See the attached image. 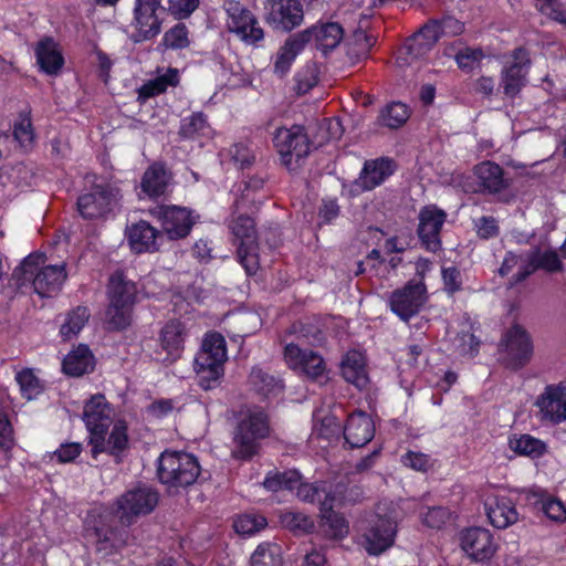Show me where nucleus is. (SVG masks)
Masks as SVG:
<instances>
[{"label":"nucleus","instance_id":"obj_20","mask_svg":"<svg viewBox=\"0 0 566 566\" xmlns=\"http://www.w3.org/2000/svg\"><path fill=\"white\" fill-rule=\"evenodd\" d=\"M283 355L286 364L292 369L301 370L313 380L325 374L326 364L324 358L311 349H302L293 340L285 343Z\"/></svg>","mask_w":566,"mask_h":566},{"label":"nucleus","instance_id":"obj_12","mask_svg":"<svg viewBox=\"0 0 566 566\" xmlns=\"http://www.w3.org/2000/svg\"><path fill=\"white\" fill-rule=\"evenodd\" d=\"M159 499L158 491L146 484L127 490L116 501L120 521L132 524L137 517L150 514L157 507Z\"/></svg>","mask_w":566,"mask_h":566},{"label":"nucleus","instance_id":"obj_41","mask_svg":"<svg viewBox=\"0 0 566 566\" xmlns=\"http://www.w3.org/2000/svg\"><path fill=\"white\" fill-rule=\"evenodd\" d=\"M510 448L518 455L539 459L547 452L546 443L528 433L510 439Z\"/></svg>","mask_w":566,"mask_h":566},{"label":"nucleus","instance_id":"obj_45","mask_svg":"<svg viewBox=\"0 0 566 566\" xmlns=\"http://www.w3.org/2000/svg\"><path fill=\"white\" fill-rule=\"evenodd\" d=\"M323 526L328 537L334 539H343L349 533V524L344 515L334 511L331 506L328 511H321Z\"/></svg>","mask_w":566,"mask_h":566},{"label":"nucleus","instance_id":"obj_31","mask_svg":"<svg viewBox=\"0 0 566 566\" xmlns=\"http://www.w3.org/2000/svg\"><path fill=\"white\" fill-rule=\"evenodd\" d=\"M187 327L184 322L177 318L165 323L159 332V345L166 353V359L176 360L185 349Z\"/></svg>","mask_w":566,"mask_h":566},{"label":"nucleus","instance_id":"obj_58","mask_svg":"<svg viewBox=\"0 0 566 566\" xmlns=\"http://www.w3.org/2000/svg\"><path fill=\"white\" fill-rule=\"evenodd\" d=\"M376 42V39L368 34L365 30L358 28L354 31L352 35V43L353 51L358 57H366L368 56L371 48L374 46Z\"/></svg>","mask_w":566,"mask_h":566},{"label":"nucleus","instance_id":"obj_16","mask_svg":"<svg viewBox=\"0 0 566 566\" xmlns=\"http://www.w3.org/2000/svg\"><path fill=\"white\" fill-rule=\"evenodd\" d=\"M460 546L465 555L476 563L489 562L497 548L492 533L478 526L461 532Z\"/></svg>","mask_w":566,"mask_h":566},{"label":"nucleus","instance_id":"obj_60","mask_svg":"<svg viewBox=\"0 0 566 566\" xmlns=\"http://www.w3.org/2000/svg\"><path fill=\"white\" fill-rule=\"evenodd\" d=\"M14 431L9 418L3 415L0 417V450L9 457L14 448Z\"/></svg>","mask_w":566,"mask_h":566},{"label":"nucleus","instance_id":"obj_59","mask_svg":"<svg viewBox=\"0 0 566 566\" xmlns=\"http://www.w3.org/2000/svg\"><path fill=\"white\" fill-rule=\"evenodd\" d=\"M476 234L482 240H490L500 234L497 220L492 216H482L474 221Z\"/></svg>","mask_w":566,"mask_h":566},{"label":"nucleus","instance_id":"obj_30","mask_svg":"<svg viewBox=\"0 0 566 566\" xmlns=\"http://www.w3.org/2000/svg\"><path fill=\"white\" fill-rule=\"evenodd\" d=\"M66 279V268L62 263L42 266L31 281L38 295L41 297H52L61 291Z\"/></svg>","mask_w":566,"mask_h":566},{"label":"nucleus","instance_id":"obj_5","mask_svg":"<svg viewBox=\"0 0 566 566\" xmlns=\"http://www.w3.org/2000/svg\"><path fill=\"white\" fill-rule=\"evenodd\" d=\"M200 473L199 460L192 453L167 449L157 459V479L169 489H186L197 482Z\"/></svg>","mask_w":566,"mask_h":566},{"label":"nucleus","instance_id":"obj_54","mask_svg":"<svg viewBox=\"0 0 566 566\" xmlns=\"http://www.w3.org/2000/svg\"><path fill=\"white\" fill-rule=\"evenodd\" d=\"M484 57L485 54L481 48L467 46L455 54L454 60L461 71L470 73Z\"/></svg>","mask_w":566,"mask_h":566},{"label":"nucleus","instance_id":"obj_63","mask_svg":"<svg viewBox=\"0 0 566 566\" xmlns=\"http://www.w3.org/2000/svg\"><path fill=\"white\" fill-rule=\"evenodd\" d=\"M441 276L444 285V291L453 295L462 289L461 272L457 266L443 268Z\"/></svg>","mask_w":566,"mask_h":566},{"label":"nucleus","instance_id":"obj_3","mask_svg":"<svg viewBox=\"0 0 566 566\" xmlns=\"http://www.w3.org/2000/svg\"><path fill=\"white\" fill-rule=\"evenodd\" d=\"M123 192L117 182L96 178L76 200L80 217L87 221L106 220L120 206Z\"/></svg>","mask_w":566,"mask_h":566},{"label":"nucleus","instance_id":"obj_50","mask_svg":"<svg viewBox=\"0 0 566 566\" xmlns=\"http://www.w3.org/2000/svg\"><path fill=\"white\" fill-rule=\"evenodd\" d=\"M190 45L189 31L185 23L179 22L167 30L159 43V48L184 50Z\"/></svg>","mask_w":566,"mask_h":566},{"label":"nucleus","instance_id":"obj_15","mask_svg":"<svg viewBox=\"0 0 566 566\" xmlns=\"http://www.w3.org/2000/svg\"><path fill=\"white\" fill-rule=\"evenodd\" d=\"M426 285L422 282H407L389 296V308L402 322L408 323L416 316L424 303Z\"/></svg>","mask_w":566,"mask_h":566},{"label":"nucleus","instance_id":"obj_29","mask_svg":"<svg viewBox=\"0 0 566 566\" xmlns=\"http://www.w3.org/2000/svg\"><path fill=\"white\" fill-rule=\"evenodd\" d=\"M473 171L480 191L483 193H500L511 185V180L505 177L503 167L494 161H482L474 167Z\"/></svg>","mask_w":566,"mask_h":566},{"label":"nucleus","instance_id":"obj_39","mask_svg":"<svg viewBox=\"0 0 566 566\" xmlns=\"http://www.w3.org/2000/svg\"><path fill=\"white\" fill-rule=\"evenodd\" d=\"M211 133L212 127L203 112H193L180 119L178 135L182 139L197 140L202 137H210Z\"/></svg>","mask_w":566,"mask_h":566},{"label":"nucleus","instance_id":"obj_9","mask_svg":"<svg viewBox=\"0 0 566 566\" xmlns=\"http://www.w3.org/2000/svg\"><path fill=\"white\" fill-rule=\"evenodd\" d=\"M166 14L163 0H135L129 39L134 43L154 40L161 33Z\"/></svg>","mask_w":566,"mask_h":566},{"label":"nucleus","instance_id":"obj_2","mask_svg":"<svg viewBox=\"0 0 566 566\" xmlns=\"http://www.w3.org/2000/svg\"><path fill=\"white\" fill-rule=\"evenodd\" d=\"M271 433L270 416L260 406L249 408L238 421L232 458L239 461L252 460L261 449V441Z\"/></svg>","mask_w":566,"mask_h":566},{"label":"nucleus","instance_id":"obj_32","mask_svg":"<svg viewBox=\"0 0 566 566\" xmlns=\"http://www.w3.org/2000/svg\"><path fill=\"white\" fill-rule=\"evenodd\" d=\"M332 485L327 482L306 483L298 480L295 488L297 497L311 504H318L319 512L328 511L331 506H335L337 497L332 490Z\"/></svg>","mask_w":566,"mask_h":566},{"label":"nucleus","instance_id":"obj_47","mask_svg":"<svg viewBox=\"0 0 566 566\" xmlns=\"http://www.w3.org/2000/svg\"><path fill=\"white\" fill-rule=\"evenodd\" d=\"M250 563L251 566H282L281 547L277 544L262 543L251 555Z\"/></svg>","mask_w":566,"mask_h":566},{"label":"nucleus","instance_id":"obj_1","mask_svg":"<svg viewBox=\"0 0 566 566\" xmlns=\"http://www.w3.org/2000/svg\"><path fill=\"white\" fill-rule=\"evenodd\" d=\"M227 360L228 349L223 335L219 332L207 333L193 360L198 386L206 391L218 388L224 377Z\"/></svg>","mask_w":566,"mask_h":566},{"label":"nucleus","instance_id":"obj_28","mask_svg":"<svg viewBox=\"0 0 566 566\" xmlns=\"http://www.w3.org/2000/svg\"><path fill=\"white\" fill-rule=\"evenodd\" d=\"M325 318L321 314H310L293 322L285 331L283 340L289 343L290 337L303 340L310 345L321 344L325 339Z\"/></svg>","mask_w":566,"mask_h":566},{"label":"nucleus","instance_id":"obj_25","mask_svg":"<svg viewBox=\"0 0 566 566\" xmlns=\"http://www.w3.org/2000/svg\"><path fill=\"white\" fill-rule=\"evenodd\" d=\"M484 510L490 524L505 530L518 521L515 501L504 494H491L484 501Z\"/></svg>","mask_w":566,"mask_h":566},{"label":"nucleus","instance_id":"obj_51","mask_svg":"<svg viewBox=\"0 0 566 566\" xmlns=\"http://www.w3.org/2000/svg\"><path fill=\"white\" fill-rule=\"evenodd\" d=\"M266 525L268 521L263 515L253 513L241 514L233 522L234 531L242 536H252Z\"/></svg>","mask_w":566,"mask_h":566},{"label":"nucleus","instance_id":"obj_27","mask_svg":"<svg viewBox=\"0 0 566 566\" xmlns=\"http://www.w3.org/2000/svg\"><path fill=\"white\" fill-rule=\"evenodd\" d=\"M126 238L135 254L155 253L160 249L158 240L161 238V232L145 220L127 227Z\"/></svg>","mask_w":566,"mask_h":566},{"label":"nucleus","instance_id":"obj_4","mask_svg":"<svg viewBox=\"0 0 566 566\" xmlns=\"http://www.w3.org/2000/svg\"><path fill=\"white\" fill-rule=\"evenodd\" d=\"M109 304L106 310V323L109 331H125L132 323L134 305L137 302V286L125 274L116 271L107 285Z\"/></svg>","mask_w":566,"mask_h":566},{"label":"nucleus","instance_id":"obj_57","mask_svg":"<svg viewBox=\"0 0 566 566\" xmlns=\"http://www.w3.org/2000/svg\"><path fill=\"white\" fill-rule=\"evenodd\" d=\"M230 155L234 165L238 166L241 170L250 168L255 161L253 150L249 145L244 143L233 144L230 148Z\"/></svg>","mask_w":566,"mask_h":566},{"label":"nucleus","instance_id":"obj_48","mask_svg":"<svg viewBox=\"0 0 566 566\" xmlns=\"http://www.w3.org/2000/svg\"><path fill=\"white\" fill-rule=\"evenodd\" d=\"M117 533V528L113 526H95L96 551L104 556H111L116 553L119 548Z\"/></svg>","mask_w":566,"mask_h":566},{"label":"nucleus","instance_id":"obj_11","mask_svg":"<svg viewBox=\"0 0 566 566\" xmlns=\"http://www.w3.org/2000/svg\"><path fill=\"white\" fill-rule=\"evenodd\" d=\"M223 10L228 15L227 27L248 45L258 46L264 39V30L255 14L239 0H224Z\"/></svg>","mask_w":566,"mask_h":566},{"label":"nucleus","instance_id":"obj_14","mask_svg":"<svg viewBox=\"0 0 566 566\" xmlns=\"http://www.w3.org/2000/svg\"><path fill=\"white\" fill-rule=\"evenodd\" d=\"M447 217V212L436 205L424 206L420 209L416 232L422 249L430 253H438L442 250L441 232Z\"/></svg>","mask_w":566,"mask_h":566},{"label":"nucleus","instance_id":"obj_35","mask_svg":"<svg viewBox=\"0 0 566 566\" xmlns=\"http://www.w3.org/2000/svg\"><path fill=\"white\" fill-rule=\"evenodd\" d=\"M340 374L348 384H352L359 390L364 389L369 381L365 357L355 349L348 350L343 357Z\"/></svg>","mask_w":566,"mask_h":566},{"label":"nucleus","instance_id":"obj_7","mask_svg":"<svg viewBox=\"0 0 566 566\" xmlns=\"http://www.w3.org/2000/svg\"><path fill=\"white\" fill-rule=\"evenodd\" d=\"M507 57L500 71L499 90L504 98L514 101L528 83L533 62L531 51L524 45L513 49Z\"/></svg>","mask_w":566,"mask_h":566},{"label":"nucleus","instance_id":"obj_38","mask_svg":"<svg viewBox=\"0 0 566 566\" xmlns=\"http://www.w3.org/2000/svg\"><path fill=\"white\" fill-rule=\"evenodd\" d=\"M248 381L251 389L262 397L263 400L277 397L284 388L280 379L264 371L259 366L252 367Z\"/></svg>","mask_w":566,"mask_h":566},{"label":"nucleus","instance_id":"obj_49","mask_svg":"<svg viewBox=\"0 0 566 566\" xmlns=\"http://www.w3.org/2000/svg\"><path fill=\"white\" fill-rule=\"evenodd\" d=\"M300 479L301 476L296 471L270 472L266 474L263 485L271 492L280 490L293 491L297 486Z\"/></svg>","mask_w":566,"mask_h":566},{"label":"nucleus","instance_id":"obj_23","mask_svg":"<svg viewBox=\"0 0 566 566\" xmlns=\"http://www.w3.org/2000/svg\"><path fill=\"white\" fill-rule=\"evenodd\" d=\"M158 219L169 240H180L188 237L196 223L191 210L178 206L161 207Z\"/></svg>","mask_w":566,"mask_h":566},{"label":"nucleus","instance_id":"obj_37","mask_svg":"<svg viewBox=\"0 0 566 566\" xmlns=\"http://www.w3.org/2000/svg\"><path fill=\"white\" fill-rule=\"evenodd\" d=\"M304 48V42L297 33L289 36L276 53L273 62V73L279 77H284L291 71L296 56Z\"/></svg>","mask_w":566,"mask_h":566},{"label":"nucleus","instance_id":"obj_46","mask_svg":"<svg viewBox=\"0 0 566 566\" xmlns=\"http://www.w3.org/2000/svg\"><path fill=\"white\" fill-rule=\"evenodd\" d=\"M280 523L294 535L308 534L314 530V521L308 515L295 511L282 512Z\"/></svg>","mask_w":566,"mask_h":566},{"label":"nucleus","instance_id":"obj_10","mask_svg":"<svg viewBox=\"0 0 566 566\" xmlns=\"http://www.w3.org/2000/svg\"><path fill=\"white\" fill-rule=\"evenodd\" d=\"M272 142L281 164L290 170L293 169V163L298 164L305 159L311 150V140L303 125L276 128Z\"/></svg>","mask_w":566,"mask_h":566},{"label":"nucleus","instance_id":"obj_36","mask_svg":"<svg viewBox=\"0 0 566 566\" xmlns=\"http://www.w3.org/2000/svg\"><path fill=\"white\" fill-rule=\"evenodd\" d=\"M169 179L165 165L153 163L143 174L140 190L146 197L157 199L166 192Z\"/></svg>","mask_w":566,"mask_h":566},{"label":"nucleus","instance_id":"obj_33","mask_svg":"<svg viewBox=\"0 0 566 566\" xmlns=\"http://www.w3.org/2000/svg\"><path fill=\"white\" fill-rule=\"evenodd\" d=\"M95 357L86 344H78L62 361V370L71 377H81L95 369Z\"/></svg>","mask_w":566,"mask_h":566},{"label":"nucleus","instance_id":"obj_24","mask_svg":"<svg viewBox=\"0 0 566 566\" xmlns=\"http://www.w3.org/2000/svg\"><path fill=\"white\" fill-rule=\"evenodd\" d=\"M396 163L390 157H378L365 160L354 186L360 191H371L382 185L396 171Z\"/></svg>","mask_w":566,"mask_h":566},{"label":"nucleus","instance_id":"obj_21","mask_svg":"<svg viewBox=\"0 0 566 566\" xmlns=\"http://www.w3.org/2000/svg\"><path fill=\"white\" fill-rule=\"evenodd\" d=\"M107 432L102 433V446L96 450L95 437L90 438L88 444L92 447L91 454L94 459L101 453H107L113 457L116 463H120L129 449L128 424L124 419L114 422L112 430L106 439Z\"/></svg>","mask_w":566,"mask_h":566},{"label":"nucleus","instance_id":"obj_61","mask_svg":"<svg viewBox=\"0 0 566 566\" xmlns=\"http://www.w3.org/2000/svg\"><path fill=\"white\" fill-rule=\"evenodd\" d=\"M200 0H168V10L177 19H188L199 7Z\"/></svg>","mask_w":566,"mask_h":566},{"label":"nucleus","instance_id":"obj_40","mask_svg":"<svg viewBox=\"0 0 566 566\" xmlns=\"http://www.w3.org/2000/svg\"><path fill=\"white\" fill-rule=\"evenodd\" d=\"M410 117L408 105L401 102H391L387 104L377 117V123L381 127L398 129L402 127Z\"/></svg>","mask_w":566,"mask_h":566},{"label":"nucleus","instance_id":"obj_22","mask_svg":"<svg viewBox=\"0 0 566 566\" xmlns=\"http://www.w3.org/2000/svg\"><path fill=\"white\" fill-rule=\"evenodd\" d=\"M536 407L545 420L558 424L566 420V380L546 385L537 397Z\"/></svg>","mask_w":566,"mask_h":566},{"label":"nucleus","instance_id":"obj_55","mask_svg":"<svg viewBox=\"0 0 566 566\" xmlns=\"http://www.w3.org/2000/svg\"><path fill=\"white\" fill-rule=\"evenodd\" d=\"M45 255L43 253H30L24 258L19 268L15 269L14 275L22 281H30L36 272L42 268L41 264L44 262Z\"/></svg>","mask_w":566,"mask_h":566},{"label":"nucleus","instance_id":"obj_19","mask_svg":"<svg viewBox=\"0 0 566 566\" xmlns=\"http://www.w3.org/2000/svg\"><path fill=\"white\" fill-rule=\"evenodd\" d=\"M297 34L304 45L314 43L318 51L327 54L336 49L344 39V29L338 22L319 20Z\"/></svg>","mask_w":566,"mask_h":566},{"label":"nucleus","instance_id":"obj_64","mask_svg":"<svg viewBox=\"0 0 566 566\" xmlns=\"http://www.w3.org/2000/svg\"><path fill=\"white\" fill-rule=\"evenodd\" d=\"M542 510L544 514L554 522L566 521V505L556 497H548L543 501Z\"/></svg>","mask_w":566,"mask_h":566},{"label":"nucleus","instance_id":"obj_42","mask_svg":"<svg viewBox=\"0 0 566 566\" xmlns=\"http://www.w3.org/2000/svg\"><path fill=\"white\" fill-rule=\"evenodd\" d=\"M91 317L87 306L78 305L67 312L65 322L60 327V335L64 340L76 336Z\"/></svg>","mask_w":566,"mask_h":566},{"label":"nucleus","instance_id":"obj_13","mask_svg":"<svg viewBox=\"0 0 566 566\" xmlns=\"http://www.w3.org/2000/svg\"><path fill=\"white\" fill-rule=\"evenodd\" d=\"M264 20L275 32L290 33L304 21L302 0H266Z\"/></svg>","mask_w":566,"mask_h":566},{"label":"nucleus","instance_id":"obj_26","mask_svg":"<svg viewBox=\"0 0 566 566\" xmlns=\"http://www.w3.org/2000/svg\"><path fill=\"white\" fill-rule=\"evenodd\" d=\"M343 434L349 449L363 448L375 436L374 421L367 412L356 410L347 417Z\"/></svg>","mask_w":566,"mask_h":566},{"label":"nucleus","instance_id":"obj_6","mask_svg":"<svg viewBox=\"0 0 566 566\" xmlns=\"http://www.w3.org/2000/svg\"><path fill=\"white\" fill-rule=\"evenodd\" d=\"M232 243L237 245L238 262L247 275L256 274L260 269V254L255 221L247 214H240L230 223Z\"/></svg>","mask_w":566,"mask_h":566},{"label":"nucleus","instance_id":"obj_18","mask_svg":"<svg viewBox=\"0 0 566 566\" xmlns=\"http://www.w3.org/2000/svg\"><path fill=\"white\" fill-rule=\"evenodd\" d=\"M397 523L387 516L377 520L363 534V547L370 556H378L394 546L397 536Z\"/></svg>","mask_w":566,"mask_h":566},{"label":"nucleus","instance_id":"obj_52","mask_svg":"<svg viewBox=\"0 0 566 566\" xmlns=\"http://www.w3.org/2000/svg\"><path fill=\"white\" fill-rule=\"evenodd\" d=\"M535 270H544L549 273L560 272L564 269V264L560 261L556 251L549 249L541 252L538 249L533 251L530 255Z\"/></svg>","mask_w":566,"mask_h":566},{"label":"nucleus","instance_id":"obj_43","mask_svg":"<svg viewBox=\"0 0 566 566\" xmlns=\"http://www.w3.org/2000/svg\"><path fill=\"white\" fill-rule=\"evenodd\" d=\"M13 138L25 153L33 149L35 145V132L32 125L30 109L19 113V118L13 125Z\"/></svg>","mask_w":566,"mask_h":566},{"label":"nucleus","instance_id":"obj_8","mask_svg":"<svg viewBox=\"0 0 566 566\" xmlns=\"http://www.w3.org/2000/svg\"><path fill=\"white\" fill-rule=\"evenodd\" d=\"M502 364L517 371L527 366L534 355V342L528 331L520 323H513L502 335L499 344Z\"/></svg>","mask_w":566,"mask_h":566},{"label":"nucleus","instance_id":"obj_17","mask_svg":"<svg viewBox=\"0 0 566 566\" xmlns=\"http://www.w3.org/2000/svg\"><path fill=\"white\" fill-rule=\"evenodd\" d=\"M111 403L102 394L92 396L84 405L83 421L90 433V438L95 437L96 448L102 446V433L108 432L111 426ZM98 449H95V451Z\"/></svg>","mask_w":566,"mask_h":566},{"label":"nucleus","instance_id":"obj_34","mask_svg":"<svg viewBox=\"0 0 566 566\" xmlns=\"http://www.w3.org/2000/svg\"><path fill=\"white\" fill-rule=\"evenodd\" d=\"M34 52L40 71L48 75H56L64 65V57L51 36L41 39Z\"/></svg>","mask_w":566,"mask_h":566},{"label":"nucleus","instance_id":"obj_53","mask_svg":"<svg viewBox=\"0 0 566 566\" xmlns=\"http://www.w3.org/2000/svg\"><path fill=\"white\" fill-rule=\"evenodd\" d=\"M431 49L428 43L413 34L400 50V54H405V56L400 55L398 60H401L405 64H410L415 60L424 57Z\"/></svg>","mask_w":566,"mask_h":566},{"label":"nucleus","instance_id":"obj_56","mask_svg":"<svg viewBox=\"0 0 566 566\" xmlns=\"http://www.w3.org/2000/svg\"><path fill=\"white\" fill-rule=\"evenodd\" d=\"M420 517L424 526L440 530L449 521L450 512L443 506H432L421 513Z\"/></svg>","mask_w":566,"mask_h":566},{"label":"nucleus","instance_id":"obj_62","mask_svg":"<svg viewBox=\"0 0 566 566\" xmlns=\"http://www.w3.org/2000/svg\"><path fill=\"white\" fill-rule=\"evenodd\" d=\"M82 451L83 447L80 442H65L53 452V458L59 463H71L80 457Z\"/></svg>","mask_w":566,"mask_h":566},{"label":"nucleus","instance_id":"obj_44","mask_svg":"<svg viewBox=\"0 0 566 566\" xmlns=\"http://www.w3.org/2000/svg\"><path fill=\"white\" fill-rule=\"evenodd\" d=\"M15 381L19 385L22 398L27 400L36 399L44 391V384L32 368L25 367L18 371Z\"/></svg>","mask_w":566,"mask_h":566}]
</instances>
